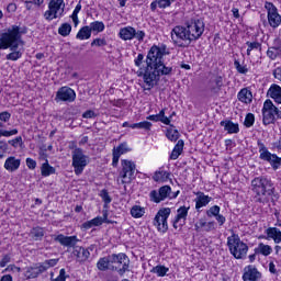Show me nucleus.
<instances>
[{"mask_svg":"<svg viewBox=\"0 0 281 281\" xmlns=\"http://www.w3.org/2000/svg\"><path fill=\"white\" fill-rule=\"evenodd\" d=\"M164 56H166V45L161 47L154 45L147 53L146 56V68L145 71H140L138 76H143L144 82L146 85L145 91H150L155 87V80H157V75L153 71V68L159 63H164Z\"/></svg>","mask_w":281,"mask_h":281,"instance_id":"1","label":"nucleus"},{"mask_svg":"<svg viewBox=\"0 0 281 281\" xmlns=\"http://www.w3.org/2000/svg\"><path fill=\"white\" fill-rule=\"evenodd\" d=\"M251 190L255 194L256 203H269V196L276 194L273 181L265 176H259L251 180Z\"/></svg>","mask_w":281,"mask_h":281,"instance_id":"2","label":"nucleus"},{"mask_svg":"<svg viewBox=\"0 0 281 281\" xmlns=\"http://www.w3.org/2000/svg\"><path fill=\"white\" fill-rule=\"evenodd\" d=\"M23 34H27L26 27L21 29L19 25H12L0 35V49H10V52L19 49V45L23 43L21 40Z\"/></svg>","mask_w":281,"mask_h":281,"instance_id":"3","label":"nucleus"},{"mask_svg":"<svg viewBox=\"0 0 281 281\" xmlns=\"http://www.w3.org/2000/svg\"><path fill=\"white\" fill-rule=\"evenodd\" d=\"M227 247L236 260H245V258H247L249 246L240 239L238 234L233 233L232 236L227 237Z\"/></svg>","mask_w":281,"mask_h":281,"instance_id":"4","label":"nucleus"},{"mask_svg":"<svg viewBox=\"0 0 281 281\" xmlns=\"http://www.w3.org/2000/svg\"><path fill=\"white\" fill-rule=\"evenodd\" d=\"M262 122L265 126L269 124H276V120H281V111L273 104L271 99H267L262 106Z\"/></svg>","mask_w":281,"mask_h":281,"instance_id":"5","label":"nucleus"},{"mask_svg":"<svg viewBox=\"0 0 281 281\" xmlns=\"http://www.w3.org/2000/svg\"><path fill=\"white\" fill-rule=\"evenodd\" d=\"M136 172H137V165H135V161L130 159L121 160V170L119 176L122 179L121 183L123 186H126V183H131L133 179H135Z\"/></svg>","mask_w":281,"mask_h":281,"instance_id":"6","label":"nucleus"},{"mask_svg":"<svg viewBox=\"0 0 281 281\" xmlns=\"http://www.w3.org/2000/svg\"><path fill=\"white\" fill-rule=\"evenodd\" d=\"M171 40L177 47H189L192 43V37L188 31V26H176L171 31Z\"/></svg>","mask_w":281,"mask_h":281,"instance_id":"7","label":"nucleus"},{"mask_svg":"<svg viewBox=\"0 0 281 281\" xmlns=\"http://www.w3.org/2000/svg\"><path fill=\"white\" fill-rule=\"evenodd\" d=\"M112 271H117L119 276H124L127 271H131V259L124 252L112 254Z\"/></svg>","mask_w":281,"mask_h":281,"instance_id":"8","label":"nucleus"},{"mask_svg":"<svg viewBox=\"0 0 281 281\" xmlns=\"http://www.w3.org/2000/svg\"><path fill=\"white\" fill-rule=\"evenodd\" d=\"M87 166H89V156L85 155L82 148H76L72 151V168L75 175L80 177V175L85 172V168H87Z\"/></svg>","mask_w":281,"mask_h":281,"instance_id":"9","label":"nucleus"},{"mask_svg":"<svg viewBox=\"0 0 281 281\" xmlns=\"http://www.w3.org/2000/svg\"><path fill=\"white\" fill-rule=\"evenodd\" d=\"M65 14V0H50L48 3V10L44 13L46 21H54V19H60Z\"/></svg>","mask_w":281,"mask_h":281,"instance_id":"10","label":"nucleus"},{"mask_svg":"<svg viewBox=\"0 0 281 281\" xmlns=\"http://www.w3.org/2000/svg\"><path fill=\"white\" fill-rule=\"evenodd\" d=\"M257 146L260 153L259 158L262 161L270 162L273 170H278V168H280L281 166V158L278 157V155L276 154H271L267 146H265V143H262V140H257Z\"/></svg>","mask_w":281,"mask_h":281,"instance_id":"11","label":"nucleus"},{"mask_svg":"<svg viewBox=\"0 0 281 281\" xmlns=\"http://www.w3.org/2000/svg\"><path fill=\"white\" fill-rule=\"evenodd\" d=\"M149 196L150 201L154 203H161V201H166V199H177V196H179V191L172 192L170 186H164L160 187L158 191H150Z\"/></svg>","mask_w":281,"mask_h":281,"instance_id":"12","label":"nucleus"},{"mask_svg":"<svg viewBox=\"0 0 281 281\" xmlns=\"http://www.w3.org/2000/svg\"><path fill=\"white\" fill-rule=\"evenodd\" d=\"M172 210L170 207L160 209L154 218V225L158 232L166 234L168 232V218L170 217Z\"/></svg>","mask_w":281,"mask_h":281,"instance_id":"13","label":"nucleus"},{"mask_svg":"<svg viewBox=\"0 0 281 281\" xmlns=\"http://www.w3.org/2000/svg\"><path fill=\"white\" fill-rule=\"evenodd\" d=\"M187 30L191 41H199L200 36H203L205 32V23L201 19H192L187 22Z\"/></svg>","mask_w":281,"mask_h":281,"instance_id":"14","label":"nucleus"},{"mask_svg":"<svg viewBox=\"0 0 281 281\" xmlns=\"http://www.w3.org/2000/svg\"><path fill=\"white\" fill-rule=\"evenodd\" d=\"M12 114L8 111L0 112V137H14L19 135L18 128L5 130V124L10 122Z\"/></svg>","mask_w":281,"mask_h":281,"instance_id":"15","label":"nucleus"},{"mask_svg":"<svg viewBox=\"0 0 281 281\" xmlns=\"http://www.w3.org/2000/svg\"><path fill=\"white\" fill-rule=\"evenodd\" d=\"M265 8L267 10L268 23L270 27H273V30H276L277 27H280L281 15L278 12V8L274 7L272 2H266Z\"/></svg>","mask_w":281,"mask_h":281,"instance_id":"16","label":"nucleus"},{"mask_svg":"<svg viewBox=\"0 0 281 281\" xmlns=\"http://www.w3.org/2000/svg\"><path fill=\"white\" fill-rule=\"evenodd\" d=\"M76 100V91L74 89L64 86L56 92L55 102H74Z\"/></svg>","mask_w":281,"mask_h":281,"instance_id":"17","label":"nucleus"},{"mask_svg":"<svg viewBox=\"0 0 281 281\" xmlns=\"http://www.w3.org/2000/svg\"><path fill=\"white\" fill-rule=\"evenodd\" d=\"M126 153H131V148L126 142L121 143L119 146L114 147L112 150V166L113 168H117V164H120V158L122 155H126Z\"/></svg>","mask_w":281,"mask_h":281,"instance_id":"18","label":"nucleus"},{"mask_svg":"<svg viewBox=\"0 0 281 281\" xmlns=\"http://www.w3.org/2000/svg\"><path fill=\"white\" fill-rule=\"evenodd\" d=\"M55 243H59L63 247H68L72 249H76V245L80 243V239H78V236L72 235V236H65L64 234H59L54 237Z\"/></svg>","mask_w":281,"mask_h":281,"instance_id":"19","label":"nucleus"},{"mask_svg":"<svg viewBox=\"0 0 281 281\" xmlns=\"http://www.w3.org/2000/svg\"><path fill=\"white\" fill-rule=\"evenodd\" d=\"M262 278V273L258 271L256 266H246L244 268L243 280L244 281H259Z\"/></svg>","mask_w":281,"mask_h":281,"instance_id":"20","label":"nucleus"},{"mask_svg":"<svg viewBox=\"0 0 281 281\" xmlns=\"http://www.w3.org/2000/svg\"><path fill=\"white\" fill-rule=\"evenodd\" d=\"M151 71H154V74L156 75L155 85H157L161 76H172L173 69L172 67L166 66L164 61H160L159 64H156V66L153 67Z\"/></svg>","mask_w":281,"mask_h":281,"instance_id":"21","label":"nucleus"},{"mask_svg":"<svg viewBox=\"0 0 281 281\" xmlns=\"http://www.w3.org/2000/svg\"><path fill=\"white\" fill-rule=\"evenodd\" d=\"M72 256L76 258L77 262H87L91 256V252H89V249L82 246H77L72 250Z\"/></svg>","mask_w":281,"mask_h":281,"instance_id":"22","label":"nucleus"},{"mask_svg":"<svg viewBox=\"0 0 281 281\" xmlns=\"http://www.w3.org/2000/svg\"><path fill=\"white\" fill-rule=\"evenodd\" d=\"M21 168V159L15 156H9L4 161V169L8 172H16Z\"/></svg>","mask_w":281,"mask_h":281,"instance_id":"23","label":"nucleus"},{"mask_svg":"<svg viewBox=\"0 0 281 281\" xmlns=\"http://www.w3.org/2000/svg\"><path fill=\"white\" fill-rule=\"evenodd\" d=\"M195 232H214L216 229V222H206L203 218H200L199 222L194 225Z\"/></svg>","mask_w":281,"mask_h":281,"instance_id":"24","label":"nucleus"},{"mask_svg":"<svg viewBox=\"0 0 281 281\" xmlns=\"http://www.w3.org/2000/svg\"><path fill=\"white\" fill-rule=\"evenodd\" d=\"M267 98H271L276 104H281V87L272 83L267 91Z\"/></svg>","mask_w":281,"mask_h":281,"instance_id":"25","label":"nucleus"},{"mask_svg":"<svg viewBox=\"0 0 281 281\" xmlns=\"http://www.w3.org/2000/svg\"><path fill=\"white\" fill-rule=\"evenodd\" d=\"M209 89L211 93H218V91L223 89V77L220 75L214 76V78L209 81Z\"/></svg>","mask_w":281,"mask_h":281,"instance_id":"26","label":"nucleus"},{"mask_svg":"<svg viewBox=\"0 0 281 281\" xmlns=\"http://www.w3.org/2000/svg\"><path fill=\"white\" fill-rule=\"evenodd\" d=\"M97 269L99 271H113L111 255L100 258L97 262Z\"/></svg>","mask_w":281,"mask_h":281,"instance_id":"27","label":"nucleus"},{"mask_svg":"<svg viewBox=\"0 0 281 281\" xmlns=\"http://www.w3.org/2000/svg\"><path fill=\"white\" fill-rule=\"evenodd\" d=\"M146 120H150V122H161L167 126H170V119L166 116V110L162 109L158 114L148 115Z\"/></svg>","mask_w":281,"mask_h":281,"instance_id":"28","label":"nucleus"},{"mask_svg":"<svg viewBox=\"0 0 281 281\" xmlns=\"http://www.w3.org/2000/svg\"><path fill=\"white\" fill-rule=\"evenodd\" d=\"M211 201L212 196L205 195V193L200 191L198 198L195 199V210H201V207H207Z\"/></svg>","mask_w":281,"mask_h":281,"instance_id":"29","label":"nucleus"},{"mask_svg":"<svg viewBox=\"0 0 281 281\" xmlns=\"http://www.w3.org/2000/svg\"><path fill=\"white\" fill-rule=\"evenodd\" d=\"M119 36L120 38H122V41H133V38H135V27L133 26L122 27L119 32Z\"/></svg>","mask_w":281,"mask_h":281,"instance_id":"30","label":"nucleus"},{"mask_svg":"<svg viewBox=\"0 0 281 281\" xmlns=\"http://www.w3.org/2000/svg\"><path fill=\"white\" fill-rule=\"evenodd\" d=\"M220 124L224 127V131H226L229 135L240 133V127H238V123H234L229 120H226L222 121Z\"/></svg>","mask_w":281,"mask_h":281,"instance_id":"31","label":"nucleus"},{"mask_svg":"<svg viewBox=\"0 0 281 281\" xmlns=\"http://www.w3.org/2000/svg\"><path fill=\"white\" fill-rule=\"evenodd\" d=\"M267 238H271L276 245L281 243V231L278 227H269L266 229Z\"/></svg>","mask_w":281,"mask_h":281,"instance_id":"32","label":"nucleus"},{"mask_svg":"<svg viewBox=\"0 0 281 281\" xmlns=\"http://www.w3.org/2000/svg\"><path fill=\"white\" fill-rule=\"evenodd\" d=\"M237 98L239 102H243L244 104H251L254 100V94L250 92L249 89L244 88L238 92Z\"/></svg>","mask_w":281,"mask_h":281,"instance_id":"33","label":"nucleus"},{"mask_svg":"<svg viewBox=\"0 0 281 281\" xmlns=\"http://www.w3.org/2000/svg\"><path fill=\"white\" fill-rule=\"evenodd\" d=\"M183 146H186V143L183 139H179L178 143L175 145L169 159H172L173 161L179 159V156L183 153Z\"/></svg>","mask_w":281,"mask_h":281,"instance_id":"34","label":"nucleus"},{"mask_svg":"<svg viewBox=\"0 0 281 281\" xmlns=\"http://www.w3.org/2000/svg\"><path fill=\"white\" fill-rule=\"evenodd\" d=\"M45 236V229L41 226L33 227L30 232V237L34 240H43Z\"/></svg>","mask_w":281,"mask_h":281,"instance_id":"35","label":"nucleus"},{"mask_svg":"<svg viewBox=\"0 0 281 281\" xmlns=\"http://www.w3.org/2000/svg\"><path fill=\"white\" fill-rule=\"evenodd\" d=\"M78 41H88L91 38V29L90 26H82L76 35Z\"/></svg>","mask_w":281,"mask_h":281,"instance_id":"36","label":"nucleus"},{"mask_svg":"<svg viewBox=\"0 0 281 281\" xmlns=\"http://www.w3.org/2000/svg\"><path fill=\"white\" fill-rule=\"evenodd\" d=\"M42 177H49L50 175H56V168L50 166L49 161H45L41 167Z\"/></svg>","mask_w":281,"mask_h":281,"instance_id":"37","label":"nucleus"},{"mask_svg":"<svg viewBox=\"0 0 281 281\" xmlns=\"http://www.w3.org/2000/svg\"><path fill=\"white\" fill-rule=\"evenodd\" d=\"M170 178V172L168 171H156L153 176L154 181L158 182V183H166V181H168V179Z\"/></svg>","mask_w":281,"mask_h":281,"instance_id":"38","label":"nucleus"},{"mask_svg":"<svg viewBox=\"0 0 281 281\" xmlns=\"http://www.w3.org/2000/svg\"><path fill=\"white\" fill-rule=\"evenodd\" d=\"M188 212H190V206H180L177 210L176 218L177 221H183L182 223L186 224V221L188 220Z\"/></svg>","mask_w":281,"mask_h":281,"instance_id":"39","label":"nucleus"},{"mask_svg":"<svg viewBox=\"0 0 281 281\" xmlns=\"http://www.w3.org/2000/svg\"><path fill=\"white\" fill-rule=\"evenodd\" d=\"M271 251H273V248L269 245H265L263 243H260L257 248H255V254H261V256H271Z\"/></svg>","mask_w":281,"mask_h":281,"instance_id":"40","label":"nucleus"},{"mask_svg":"<svg viewBox=\"0 0 281 281\" xmlns=\"http://www.w3.org/2000/svg\"><path fill=\"white\" fill-rule=\"evenodd\" d=\"M99 196L102 199L104 205L103 207L105 210H109V204L111 203V201H113V199L111 198V195H109V190L106 189H102L99 193Z\"/></svg>","mask_w":281,"mask_h":281,"instance_id":"41","label":"nucleus"},{"mask_svg":"<svg viewBox=\"0 0 281 281\" xmlns=\"http://www.w3.org/2000/svg\"><path fill=\"white\" fill-rule=\"evenodd\" d=\"M247 45V56H251V52L258 50V52H262V44H260L259 42H246Z\"/></svg>","mask_w":281,"mask_h":281,"instance_id":"42","label":"nucleus"},{"mask_svg":"<svg viewBox=\"0 0 281 281\" xmlns=\"http://www.w3.org/2000/svg\"><path fill=\"white\" fill-rule=\"evenodd\" d=\"M166 137L170 142H177V139L180 137L179 131L175 130L173 125H170V127L167 130Z\"/></svg>","mask_w":281,"mask_h":281,"instance_id":"43","label":"nucleus"},{"mask_svg":"<svg viewBox=\"0 0 281 281\" xmlns=\"http://www.w3.org/2000/svg\"><path fill=\"white\" fill-rule=\"evenodd\" d=\"M144 214H146V210L139 205H134L131 209V215L133 216V218H142Z\"/></svg>","mask_w":281,"mask_h":281,"instance_id":"44","label":"nucleus"},{"mask_svg":"<svg viewBox=\"0 0 281 281\" xmlns=\"http://www.w3.org/2000/svg\"><path fill=\"white\" fill-rule=\"evenodd\" d=\"M168 271H170L169 268H166V266H156L150 270V273H156L159 278H164V276H166V273H168Z\"/></svg>","mask_w":281,"mask_h":281,"instance_id":"45","label":"nucleus"},{"mask_svg":"<svg viewBox=\"0 0 281 281\" xmlns=\"http://www.w3.org/2000/svg\"><path fill=\"white\" fill-rule=\"evenodd\" d=\"M80 10H82V4L79 1L75 8L72 14L70 15V19L72 20V22L75 24V27H78V23H80V20H78V14L80 13Z\"/></svg>","mask_w":281,"mask_h":281,"instance_id":"46","label":"nucleus"},{"mask_svg":"<svg viewBox=\"0 0 281 281\" xmlns=\"http://www.w3.org/2000/svg\"><path fill=\"white\" fill-rule=\"evenodd\" d=\"M90 32H104V22L94 21L90 23Z\"/></svg>","mask_w":281,"mask_h":281,"instance_id":"47","label":"nucleus"},{"mask_svg":"<svg viewBox=\"0 0 281 281\" xmlns=\"http://www.w3.org/2000/svg\"><path fill=\"white\" fill-rule=\"evenodd\" d=\"M58 34H60V36H69V34H71V24H61L58 29Z\"/></svg>","mask_w":281,"mask_h":281,"instance_id":"48","label":"nucleus"},{"mask_svg":"<svg viewBox=\"0 0 281 281\" xmlns=\"http://www.w3.org/2000/svg\"><path fill=\"white\" fill-rule=\"evenodd\" d=\"M41 273L38 272V269L36 267H30L26 269L25 277L27 280H32L34 278H38Z\"/></svg>","mask_w":281,"mask_h":281,"instance_id":"49","label":"nucleus"},{"mask_svg":"<svg viewBox=\"0 0 281 281\" xmlns=\"http://www.w3.org/2000/svg\"><path fill=\"white\" fill-rule=\"evenodd\" d=\"M18 48L11 50V53H9L5 58L7 60H19V58H21L23 56V53L21 50H16Z\"/></svg>","mask_w":281,"mask_h":281,"instance_id":"50","label":"nucleus"},{"mask_svg":"<svg viewBox=\"0 0 281 281\" xmlns=\"http://www.w3.org/2000/svg\"><path fill=\"white\" fill-rule=\"evenodd\" d=\"M221 214V206L218 205H214V206H211L207 211H206V216L209 218H213L218 216Z\"/></svg>","mask_w":281,"mask_h":281,"instance_id":"51","label":"nucleus"},{"mask_svg":"<svg viewBox=\"0 0 281 281\" xmlns=\"http://www.w3.org/2000/svg\"><path fill=\"white\" fill-rule=\"evenodd\" d=\"M12 148H21L23 146V137L16 136L13 139L8 140V143Z\"/></svg>","mask_w":281,"mask_h":281,"instance_id":"52","label":"nucleus"},{"mask_svg":"<svg viewBox=\"0 0 281 281\" xmlns=\"http://www.w3.org/2000/svg\"><path fill=\"white\" fill-rule=\"evenodd\" d=\"M254 122H256V116L252 113H248L245 117L244 126H246V128H251Z\"/></svg>","mask_w":281,"mask_h":281,"instance_id":"53","label":"nucleus"},{"mask_svg":"<svg viewBox=\"0 0 281 281\" xmlns=\"http://www.w3.org/2000/svg\"><path fill=\"white\" fill-rule=\"evenodd\" d=\"M234 67L237 69L238 74H247L249 69L247 68V65H240V61L238 59L234 60Z\"/></svg>","mask_w":281,"mask_h":281,"instance_id":"54","label":"nucleus"},{"mask_svg":"<svg viewBox=\"0 0 281 281\" xmlns=\"http://www.w3.org/2000/svg\"><path fill=\"white\" fill-rule=\"evenodd\" d=\"M102 223H106L108 225H111L113 222L109 220V210L103 207L102 216H101Z\"/></svg>","mask_w":281,"mask_h":281,"instance_id":"55","label":"nucleus"},{"mask_svg":"<svg viewBox=\"0 0 281 281\" xmlns=\"http://www.w3.org/2000/svg\"><path fill=\"white\" fill-rule=\"evenodd\" d=\"M138 128L143 131H150L153 128V123L148 121H143L138 123Z\"/></svg>","mask_w":281,"mask_h":281,"instance_id":"56","label":"nucleus"},{"mask_svg":"<svg viewBox=\"0 0 281 281\" xmlns=\"http://www.w3.org/2000/svg\"><path fill=\"white\" fill-rule=\"evenodd\" d=\"M175 0H158V8L166 9L170 8L172 5Z\"/></svg>","mask_w":281,"mask_h":281,"instance_id":"57","label":"nucleus"},{"mask_svg":"<svg viewBox=\"0 0 281 281\" xmlns=\"http://www.w3.org/2000/svg\"><path fill=\"white\" fill-rule=\"evenodd\" d=\"M97 46V47H104L106 45V40L104 38H95L93 40V42L91 43V47L93 46Z\"/></svg>","mask_w":281,"mask_h":281,"instance_id":"58","label":"nucleus"},{"mask_svg":"<svg viewBox=\"0 0 281 281\" xmlns=\"http://www.w3.org/2000/svg\"><path fill=\"white\" fill-rule=\"evenodd\" d=\"M3 153H8V143L0 140V159H3Z\"/></svg>","mask_w":281,"mask_h":281,"instance_id":"59","label":"nucleus"},{"mask_svg":"<svg viewBox=\"0 0 281 281\" xmlns=\"http://www.w3.org/2000/svg\"><path fill=\"white\" fill-rule=\"evenodd\" d=\"M146 33L144 31H135L134 38H136V41H139V43H142V41H144Z\"/></svg>","mask_w":281,"mask_h":281,"instance_id":"60","label":"nucleus"},{"mask_svg":"<svg viewBox=\"0 0 281 281\" xmlns=\"http://www.w3.org/2000/svg\"><path fill=\"white\" fill-rule=\"evenodd\" d=\"M26 166L29 170H35L36 169V160L32 158H26Z\"/></svg>","mask_w":281,"mask_h":281,"instance_id":"61","label":"nucleus"},{"mask_svg":"<svg viewBox=\"0 0 281 281\" xmlns=\"http://www.w3.org/2000/svg\"><path fill=\"white\" fill-rule=\"evenodd\" d=\"M144 63V54H138L137 57L134 59V64L136 67H142Z\"/></svg>","mask_w":281,"mask_h":281,"instance_id":"62","label":"nucleus"},{"mask_svg":"<svg viewBox=\"0 0 281 281\" xmlns=\"http://www.w3.org/2000/svg\"><path fill=\"white\" fill-rule=\"evenodd\" d=\"M82 117H85L86 120H91L93 117H95V112L92 110H87L83 114Z\"/></svg>","mask_w":281,"mask_h":281,"instance_id":"63","label":"nucleus"},{"mask_svg":"<svg viewBox=\"0 0 281 281\" xmlns=\"http://www.w3.org/2000/svg\"><path fill=\"white\" fill-rule=\"evenodd\" d=\"M36 268H37V271H38L40 274H41V273H45V271H47V269H49V268L47 267L46 261L40 263V266H37Z\"/></svg>","mask_w":281,"mask_h":281,"instance_id":"64","label":"nucleus"}]
</instances>
